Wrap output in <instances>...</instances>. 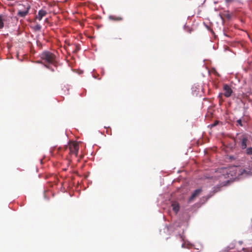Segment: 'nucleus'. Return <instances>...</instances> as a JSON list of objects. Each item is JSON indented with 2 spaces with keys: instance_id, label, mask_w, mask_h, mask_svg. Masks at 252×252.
Instances as JSON below:
<instances>
[{
  "instance_id": "obj_1",
  "label": "nucleus",
  "mask_w": 252,
  "mask_h": 252,
  "mask_svg": "<svg viewBox=\"0 0 252 252\" xmlns=\"http://www.w3.org/2000/svg\"><path fill=\"white\" fill-rule=\"evenodd\" d=\"M185 229V226H183L181 220L175 222L172 225L168 226H165L163 229L164 232L169 234L173 233L176 236H179L184 243L182 244V248H189L191 244L188 241H185L183 233Z\"/></svg>"
},
{
  "instance_id": "obj_2",
  "label": "nucleus",
  "mask_w": 252,
  "mask_h": 252,
  "mask_svg": "<svg viewBox=\"0 0 252 252\" xmlns=\"http://www.w3.org/2000/svg\"><path fill=\"white\" fill-rule=\"evenodd\" d=\"M40 57L47 63L46 64H55L56 63V56L49 51H45L43 52L40 55Z\"/></svg>"
},
{
  "instance_id": "obj_3",
  "label": "nucleus",
  "mask_w": 252,
  "mask_h": 252,
  "mask_svg": "<svg viewBox=\"0 0 252 252\" xmlns=\"http://www.w3.org/2000/svg\"><path fill=\"white\" fill-rule=\"evenodd\" d=\"M238 175L243 177L252 175V158L249 160L247 164L244 166V168L239 171Z\"/></svg>"
},
{
  "instance_id": "obj_4",
  "label": "nucleus",
  "mask_w": 252,
  "mask_h": 252,
  "mask_svg": "<svg viewBox=\"0 0 252 252\" xmlns=\"http://www.w3.org/2000/svg\"><path fill=\"white\" fill-rule=\"evenodd\" d=\"M236 135L237 136V139L240 140L239 144L242 150L246 149L247 142L248 141V136L245 134L240 135L238 133H237Z\"/></svg>"
},
{
  "instance_id": "obj_5",
  "label": "nucleus",
  "mask_w": 252,
  "mask_h": 252,
  "mask_svg": "<svg viewBox=\"0 0 252 252\" xmlns=\"http://www.w3.org/2000/svg\"><path fill=\"white\" fill-rule=\"evenodd\" d=\"M69 148L70 153L75 154L76 156L77 155L79 150V146L77 142H73L70 143Z\"/></svg>"
},
{
  "instance_id": "obj_6",
  "label": "nucleus",
  "mask_w": 252,
  "mask_h": 252,
  "mask_svg": "<svg viewBox=\"0 0 252 252\" xmlns=\"http://www.w3.org/2000/svg\"><path fill=\"white\" fill-rule=\"evenodd\" d=\"M202 191L201 188L197 189L193 191L188 200V202H191L196 197L198 196Z\"/></svg>"
},
{
  "instance_id": "obj_7",
  "label": "nucleus",
  "mask_w": 252,
  "mask_h": 252,
  "mask_svg": "<svg viewBox=\"0 0 252 252\" xmlns=\"http://www.w3.org/2000/svg\"><path fill=\"white\" fill-rule=\"evenodd\" d=\"M223 90L224 91V94L226 97H228L231 96L232 93V90L228 85H224Z\"/></svg>"
},
{
  "instance_id": "obj_8",
  "label": "nucleus",
  "mask_w": 252,
  "mask_h": 252,
  "mask_svg": "<svg viewBox=\"0 0 252 252\" xmlns=\"http://www.w3.org/2000/svg\"><path fill=\"white\" fill-rule=\"evenodd\" d=\"M31 8L30 5H28L24 11L19 10L18 12L17 15L21 17H25L29 13V11Z\"/></svg>"
},
{
  "instance_id": "obj_9",
  "label": "nucleus",
  "mask_w": 252,
  "mask_h": 252,
  "mask_svg": "<svg viewBox=\"0 0 252 252\" xmlns=\"http://www.w3.org/2000/svg\"><path fill=\"white\" fill-rule=\"evenodd\" d=\"M171 206L172 207L173 211L176 214H177L178 212L179 209H180V206H179L178 203H177L176 201H174L172 202Z\"/></svg>"
},
{
  "instance_id": "obj_10",
  "label": "nucleus",
  "mask_w": 252,
  "mask_h": 252,
  "mask_svg": "<svg viewBox=\"0 0 252 252\" xmlns=\"http://www.w3.org/2000/svg\"><path fill=\"white\" fill-rule=\"evenodd\" d=\"M200 89V86L199 85H194L191 88L192 94L193 95H197Z\"/></svg>"
},
{
  "instance_id": "obj_11",
  "label": "nucleus",
  "mask_w": 252,
  "mask_h": 252,
  "mask_svg": "<svg viewBox=\"0 0 252 252\" xmlns=\"http://www.w3.org/2000/svg\"><path fill=\"white\" fill-rule=\"evenodd\" d=\"M47 12L46 11L43 10H40L38 11V15L36 16V18L39 20H41L43 16L46 14Z\"/></svg>"
},
{
  "instance_id": "obj_12",
  "label": "nucleus",
  "mask_w": 252,
  "mask_h": 252,
  "mask_svg": "<svg viewBox=\"0 0 252 252\" xmlns=\"http://www.w3.org/2000/svg\"><path fill=\"white\" fill-rule=\"evenodd\" d=\"M109 19L111 20H115V21H121L122 20V18L120 17H114L113 16L110 15L109 16Z\"/></svg>"
},
{
  "instance_id": "obj_13",
  "label": "nucleus",
  "mask_w": 252,
  "mask_h": 252,
  "mask_svg": "<svg viewBox=\"0 0 252 252\" xmlns=\"http://www.w3.org/2000/svg\"><path fill=\"white\" fill-rule=\"evenodd\" d=\"M246 153L247 155H252V147H249L246 149Z\"/></svg>"
},
{
  "instance_id": "obj_14",
  "label": "nucleus",
  "mask_w": 252,
  "mask_h": 252,
  "mask_svg": "<svg viewBox=\"0 0 252 252\" xmlns=\"http://www.w3.org/2000/svg\"><path fill=\"white\" fill-rule=\"evenodd\" d=\"M4 26V24L3 22V19L1 15H0V29H2Z\"/></svg>"
},
{
  "instance_id": "obj_15",
  "label": "nucleus",
  "mask_w": 252,
  "mask_h": 252,
  "mask_svg": "<svg viewBox=\"0 0 252 252\" xmlns=\"http://www.w3.org/2000/svg\"><path fill=\"white\" fill-rule=\"evenodd\" d=\"M212 196V195H208L206 196H204L202 198V200H203L204 202L206 201L209 198H210Z\"/></svg>"
},
{
  "instance_id": "obj_16",
  "label": "nucleus",
  "mask_w": 252,
  "mask_h": 252,
  "mask_svg": "<svg viewBox=\"0 0 252 252\" xmlns=\"http://www.w3.org/2000/svg\"><path fill=\"white\" fill-rule=\"evenodd\" d=\"M43 65L45 67L50 69L52 72L54 71V69L53 68L50 67L48 64L44 63Z\"/></svg>"
},
{
  "instance_id": "obj_17",
  "label": "nucleus",
  "mask_w": 252,
  "mask_h": 252,
  "mask_svg": "<svg viewBox=\"0 0 252 252\" xmlns=\"http://www.w3.org/2000/svg\"><path fill=\"white\" fill-rule=\"evenodd\" d=\"M237 123L240 126H243V125H242V121L241 120V119H239L237 121Z\"/></svg>"
},
{
  "instance_id": "obj_18",
  "label": "nucleus",
  "mask_w": 252,
  "mask_h": 252,
  "mask_svg": "<svg viewBox=\"0 0 252 252\" xmlns=\"http://www.w3.org/2000/svg\"><path fill=\"white\" fill-rule=\"evenodd\" d=\"M242 250L244 252H249L250 250L247 248H243L242 249Z\"/></svg>"
},
{
  "instance_id": "obj_19",
  "label": "nucleus",
  "mask_w": 252,
  "mask_h": 252,
  "mask_svg": "<svg viewBox=\"0 0 252 252\" xmlns=\"http://www.w3.org/2000/svg\"><path fill=\"white\" fill-rule=\"evenodd\" d=\"M40 28H41V27H40V26L39 25H37L35 26V29L36 30H39L40 29Z\"/></svg>"
},
{
  "instance_id": "obj_20",
  "label": "nucleus",
  "mask_w": 252,
  "mask_h": 252,
  "mask_svg": "<svg viewBox=\"0 0 252 252\" xmlns=\"http://www.w3.org/2000/svg\"><path fill=\"white\" fill-rule=\"evenodd\" d=\"M234 0H225L226 3H230L233 1Z\"/></svg>"
},
{
  "instance_id": "obj_21",
  "label": "nucleus",
  "mask_w": 252,
  "mask_h": 252,
  "mask_svg": "<svg viewBox=\"0 0 252 252\" xmlns=\"http://www.w3.org/2000/svg\"><path fill=\"white\" fill-rule=\"evenodd\" d=\"M36 63H37L43 64V63L41 61H37V62H36Z\"/></svg>"
},
{
  "instance_id": "obj_22",
  "label": "nucleus",
  "mask_w": 252,
  "mask_h": 252,
  "mask_svg": "<svg viewBox=\"0 0 252 252\" xmlns=\"http://www.w3.org/2000/svg\"><path fill=\"white\" fill-rule=\"evenodd\" d=\"M223 34L226 36H228V35L225 33V32H224V31H223Z\"/></svg>"
},
{
  "instance_id": "obj_23",
  "label": "nucleus",
  "mask_w": 252,
  "mask_h": 252,
  "mask_svg": "<svg viewBox=\"0 0 252 252\" xmlns=\"http://www.w3.org/2000/svg\"><path fill=\"white\" fill-rule=\"evenodd\" d=\"M221 96H222V94H219V97H221Z\"/></svg>"
},
{
  "instance_id": "obj_24",
  "label": "nucleus",
  "mask_w": 252,
  "mask_h": 252,
  "mask_svg": "<svg viewBox=\"0 0 252 252\" xmlns=\"http://www.w3.org/2000/svg\"><path fill=\"white\" fill-rule=\"evenodd\" d=\"M234 141L235 144H236V140L234 138Z\"/></svg>"
},
{
  "instance_id": "obj_25",
  "label": "nucleus",
  "mask_w": 252,
  "mask_h": 252,
  "mask_svg": "<svg viewBox=\"0 0 252 252\" xmlns=\"http://www.w3.org/2000/svg\"><path fill=\"white\" fill-rule=\"evenodd\" d=\"M93 76V77H94V78H95V79H96V78H97V77H96V76H95V75H94Z\"/></svg>"
},
{
  "instance_id": "obj_26",
  "label": "nucleus",
  "mask_w": 252,
  "mask_h": 252,
  "mask_svg": "<svg viewBox=\"0 0 252 252\" xmlns=\"http://www.w3.org/2000/svg\"><path fill=\"white\" fill-rule=\"evenodd\" d=\"M220 17L221 19H222V20L223 21V18L220 15Z\"/></svg>"
},
{
  "instance_id": "obj_27",
  "label": "nucleus",
  "mask_w": 252,
  "mask_h": 252,
  "mask_svg": "<svg viewBox=\"0 0 252 252\" xmlns=\"http://www.w3.org/2000/svg\"><path fill=\"white\" fill-rule=\"evenodd\" d=\"M214 191H215V192H217V191H218V190H217V189L215 188V189H214Z\"/></svg>"
},
{
  "instance_id": "obj_28",
  "label": "nucleus",
  "mask_w": 252,
  "mask_h": 252,
  "mask_svg": "<svg viewBox=\"0 0 252 252\" xmlns=\"http://www.w3.org/2000/svg\"><path fill=\"white\" fill-rule=\"evenodd\" d=\"M227 17H228V18H229L230 17V16L229 15H228H228H227Z\"/></svg>"
},
{
  "instance_id": "obj_29",
  "label": "nucleus",
  "mask_w": 252,
  "mask_h": 252,
  "mask_svg": "<svg viewBox=\"0 0 252 252\" xmlns=\"http://www.w3.org/2000/svg\"><path fill=\"white\" fill-rule=\"evenodd\" d=\"M230 158H233V157L231 156V157H230Z\"/></svg>"
},
{
  "instance_id": "obj_30",
  "label": "nucleus",
  "mask_w": 252,
  "mask_h": 252,
  "mask_svg": "<svg viewBox=\"0 0 252 252\" xmlns=\"http://www.w3.org/2000/svg\"><path fill=\"white\" fill-rule=\"evenodd\" d=\"M184 27H185V28H186V25H185Z\"/></svg>"
},
{
  "instance_id": "obj_31",
  "label": "nucleus",
  "mask_w": 252,
  "mask_h": 252,
  "mask_svg": "<svg viewBox=\"0 0 252 252\" xmlns=\"http://www.w3.org/2000/svg\"><path fill=\"white\" fill-rule=\"evenodd\" d=\"M184 27H185V28H186V25H185Z\"/></svg>"
}]
</instances>
